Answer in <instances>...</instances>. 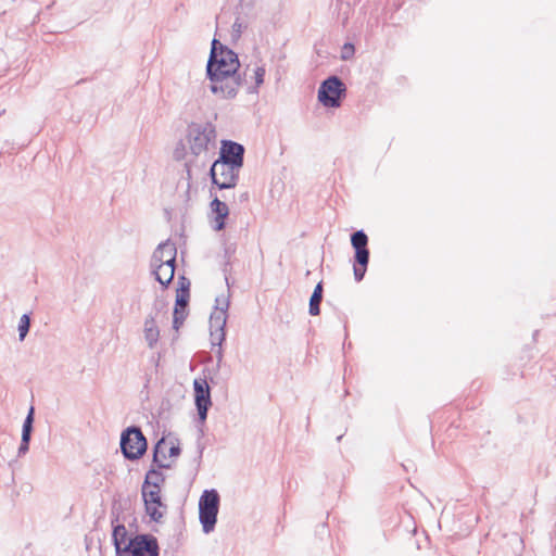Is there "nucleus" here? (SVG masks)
Listing matches in <instances>:
<instances>
[{
    "instance_id": "1",
    "label": "nucleus",
    "mask_w": 556,
    "mask_h": 556,
    "mask_svg": "<svg viewBox=\"0 0 556 556\" xmlns=\"http://www.w3.org/2000/svg\"><path fill=\"white\" fill-rule=\"evenodd\" d=\"M240 67L238 55L217 39H213L206 74L211 80L210 89L222 98L236 97L242 78L238 73Z\"/></svg>"
},
{
    "instance_id": "2",
    "label": "nucleus",
    "mask_w": 556,
    "mask_h": 556,
    "mask_svg": "<svg viewBox=\"0 0 556 556\" xmlns=\"http://www.w3.org/2000/svg\"><path fill=\"white\" fill-rule=\"evenodd\" d=\"M216 139L215 127L211 123H192L187 130V141L192 155L199 156L214 147Z\"/></svg>"
},
{
    "instance_id": "3",
    "label": "nucleus",
    "mask_w": 556,
    "mask_h": 556,
    "mask_svg": "<svg viewBox=\"0 0 556 556\" xmlns=\"http://www.w3.org/2000/svg\"><path fill=\"white\" fill-rule=\"evenodd\" d=\"M219 509V494L216 490H205L199 500V518L203 531L210 533L214 530Z\"/></svg>"
},
{
    "instance_id": "4",
    "label": "nucleus",
    "mask_w": 556,
    "mask_h": 556,
    "mask_svg": "<svg viewBox=\"0 0 556 556\" xmlns=\"http://www.w3.org/2000/svg\"><path fill=\"white\" fill-rule=\"evenodd\" d=\"M148 443L140 428L128 427L121 435V450L125 458L139 459L147 451Z\"/></svg>"
},
{
    "instance_id": "5",
    "label": "nucleus",
    "mask_w": 556,
    "mask_h": 556,
    "mask_svg": "<svg viewBox=\"0 0 556 556\" xmlns=\"http://www.w3.org/2000/svg\"><path fill=\"white\" fill-rule=\"evenodd\" d=\"M351 244L355 250L354 277L356 281L363 280L369 263L368 237L363 230H357L351 236Z\"/></svg>"
},
{
    "instance_id": "6",
    "label": "nucleus",
    "mask_w": 556,
    "mask_h": 556,
    "mask_svg": "<svg viewBox=\"0 0 556 556\" xmlns=\"http://www.w3.org/2000/svg\"><path fill=\"white\" fill-rule=\"evenodd\" d=\"M345 92L346 88L343 81L338 76H330L321 83L318 89V100L325 106L338 108Z\"/></svg>"
},
{
    "instance_id": "7",
    "label": "nucleus",
    "mask_w": 556,
    "mask_h": 556,
    "mask_svg": "<svg viewBox=\"0 0 556 556\" xmlns=\"http://www.w3.org/2000/svg\"><path fill=\"white\" fill-rule=\"evenodd\" d=\"M240 169L232 164L216 160L211 166L210 174L213 184L219 189H231L238 182Z\"/></svg>"
},
{
    "instance_id": "8",
    "label": "nucleus",
    "mask_w": 556,
    "mask_h": 556,
    "mask_svg": "<svg viewBox=\"0 0 556 556\" xmlns=\"http://www.w3.org/2000/svg\"><path fill=\"white\" fill-rule=\"evenodd\" d=\"M125 556H159L157 540L151 534H139L124 546Z\"/></svg>"
},
{
    "instance_id": "9",
    "label": "nucleus",
    "mask_w": 556,
    "mask_h": 556,
    "mask_svg": "<svg viewBox=\"0 0 556 556\" xmlns=\"http://www.w3.org/2000/svg\"><path fill=\"white\" fill-rule=\"evenodd\" d=\"M142 497L144 502L146 513L149 517L159 522L164 513L161 510L163 508L166 509V505L162 502L161 498V488L159 489H142Z\"/></svg>"
},
{
    "instance_id": "10",
    "label": "nucleus",
    "mask_w": 556,
    "mask_h": 556,
    "mask_svg": "<svg viewBox=\"0 0 556 556\" xmlns=\"http://www.w3.org/2000/svg\"><path fill=\"white\" fill-rule=\"evenodd\" d=\"M243 156L244 148L242 144L230 140H224L222 142L220 153L217 160L242 168Z\"/></svg>"
},
{
    "instance_id": "11",
    "label": "nucleus",
    "mask_w": 556,
    "mask_h": 556,
    "mask_svg": "<svg viewBox=\"0 0 556 556\" xmlns=\"http://www.w3.org/2000/svg\"><path fill=\"white\" fill-rule=\"evenodd\" d=\"M176 247L169 241L162 242L157 245L152 254L151 266L153 265H175L176 262Z\"/></svg>"
},
{
    "instance_id": "12",
    "label": "nucleus",
    "mask_w": 556,
    "mask_h": 556,
    "mask_svg": "<svg viewBox=\"0 0 556 556\" xmlns=\"http://www.w3.org/2000/svg\"><path fill=\"white\" fill-rule=\"evenodd\" d=\"M216 306L210 316V330L225 331L227 321L228 299L216 298Z\"/></svg>"
},
{
    "instance_id": "13",
    "label": "nucleus",
    "mask_w": 556,
    "mask_h": 556,
    "mask_svg": "<svg viewBox=\"0 0 556 556\" xmlns=\"http://www.w3.org/2000/svg\"><path fill=\"white\" fill-rule=\"evenodd\" d=\"M34 414L35 409L33 406H30L28 414L24 420L23 428H22V440L18 447V456L25 455L29 450V442L31 438L33 432V424H34Z\"/></svg>"
},
{
    "instance_id": "14",
    "label": "nucleus",
    "mask_w": 556,
    "mask_h": 556,
    "mask_svg": "<svg viewBox=\"0 0 556 556\" xmlns=\"http://www.w3.org/2000/svg\"><path fill=\"white\" fill-rule=\"evenodd\" d=\"M143 333H144V339L147 341L148 346L150 349H153L160 338V330L156 326L154 316L150 315L146 318Z\"/></svg>"
},
{
    "instance_id": "15",
    "label": "nucleus",
    "mask_w": 556,
    "mask_h": 556,
    "mask_svg": "<svg viewBox=\"0 0 556 556\" xmlns=\"http://www.w3.org/2000/svg\"><path fill=\"white\" fill-rule=\"evenodd\" d=\"M151 267L156 281H159L163 287H167L172 282L175 274V265H153Z\"/></svg>"
},
{
    "instance_id": "16",
    "label": "nucleus",
    "mask_w": 556,
    "mask_h": 556,
    "mask_svg": "<svg viewBox=\"0 0 556 556\" xmlns=\"http://www.w3.org/2000/svg\"><path fill=\"white\" fill-rule=\"evenodd\" d=\"M112 539L117 556H125L124 546L128 544V536L124 525L117 523L113 526Z\"/></svg>"
},
{
    "instance_id": "17",
    "label": "nucleus",
    "mask_w": 556,
    "mask_h": 556,
    "mask_svg": "<svg viewBox=\"0 0 556 556\" xmlns=\"http://www.w3.org/2000/svg\"><path fill=\"white\" fill-rule=\"evenodd\" d=\"M211 207H212L213 213L216 215L215 216V220H216L215 230H222L225 227V219L229 214L228 206L225 202H222L220 200L215 198L211 202Z\"/></svg>"
},
{
    "instance_id": "18",
    "label": "nucleus",
    "mask_w": 556,
    "mask_h": 556,
    "mask_svg": "<svg viewBox=\"0 0 556 556\" xmlns=\"http://www.w3.org/2000/svg\"><path fill=\"white\" fill-rule=\"evenodd\" d=\"M194 401H195V406L198 409L199 420L201 422H204L207 417V410H208L210 406L212 405L211 391L203 395L195 396Z\"/></svg>"
},
{
    "instance_id": "19",
    "label": "nucleus",
    "mask_w": 556,
    "mask_h": 556,
    "mask_svg": "<svg viewBox=\"0 0 556 556\" xmlns=\"http://www.w3.org/2000/svg\"><path fill=\"white\" fill-rule=\"evenodd\" d=\"M180 288L177 290L175 307L187 309L189 301V281L185 278H180Z\"/></svg>"
},
{
    "instance_id": "20",
    "label": "nucleus",
    "mask_w": 556,
    "mask_h": 556,
    "mask_svg": "<svg viewBox=\"0 0 556 556\" xmlns=\"http://www.w3.org/2000/svg\"><path fill=\"white\" fill-rule=\"evenodd\" d=\"M165 478L163 473L155 469H150L147 475L144 482L142 484V489H159L160 484L164 482Z\"/></svg>"
},
{
    "instance_id": "21",
    "label": "nucleus",
    "mask_w": 556,
    "mask_h": 556,
    "mask_svg": "<svg viewBox=\"0 0 556 556\" xmlns=\"http://www.w3.org/2000/svg\"><path fill=\"white\" fill-rule=\"evenodd\" d=\"M323 300V285L318 282L315 287L313 294L309 299V314L312 316H317L320 313V302Z\"/></svg>"
},
{
    "instance_id": "22",
    "label": "nucleus",
    "mask_w": 556,
    "mask_h": 556,
    "mask_svg": "<svg viewBox=\"0 0 556 556\" xmlns=\"http://www.w3.org/2000/svg\"><path fill=\"white\" fill-rule=\"evenodd\" d=\"M163 445H165V439L162 438L154 446L153 450V463L157 465L159 468H169L168 464H164L160 456L162 455L163 458H166L165 454L163 453L162 448Z\"/></svg>"
},
{
    "instance_id": "23",
    "label": "nucleus",
    "mask_w": 556,
    "mask_h": 556,
    "mask_svg": "<svg viewBox=\"0 0 556 556\" xmlns=\"http://www.w3.org/2000/svg\"><path fill=\"white\" fill-rule=\"evenodd\" d=\"M30 327V317L28 314L22 315L18 323V339L23 341L27 336Z\"/></svg>"
},
{
    "instance_id": "24",
    "label": "nucleus",
    "mask_w": 556,
    "mask_h": 556,
    "mask_svg": "<svg viewBox=\"0 0 556 556\" xmlns=\"http://www.w3.org/2000/svg\"><path fill=\"white\" fill-rule=\"evenodd\" d=\"M194 397L203 395L211 391L210 386L205 379H194L193 381Z\"/></svg>"
},
{
    "instance_id": "25",
    "label": "nucleus",
    "mask_w": 556,
    "mask_h": 556,
    "mask_svg": "<svg viewBox=\"0 0 556 556\" xmlns=\"http://www.w3.org/2000/svg\"><path fill=\"white\" fill-rule=\"evenodd\" d=\"M174 319H173V327L178 330L179 327L184 324L186 317H187V311L185 308H174Z\"/></svg>"
},
{
    "instance_id": "26",
    "label": "nucleus",
    "mask_w": 556,
    "mask_h": 556,
    "mask_svg": "<svg viewBox=\"0 0 556 556\" xmlns=\"http://www.w3.org/2000/svg\"><path fill=\"white\" fill-rule=\"evenodd\" d=\"M210 337L213 346H220L222 343L225 341L226 333L225 331L210 330Z\"/></svg>"
},
{
    "instance_id": "27",
    "label": "nucleus",
    "mask_w": 556,
    "mask_h": 556,
    "mask_svg": "<svg viewBox=\"0 0 556 556\" xmlns=\"http://www.w3.org/2000/svg\"><path fill=\"white\" fill-rule=\"evenodd\" d=\"M265 74H266V70H265V67H264L263 65H262V66H257V67L254 70L255 87H254V90H253V91H256V90H257V88H258L261 85H263Z\"/></svg>"
},
{
    "instance_id": "28",
    "label": "nucleus",
    "mask_w": 556,
    "mask_h": 556,
    "mask_svg": "<svg viewBox=\"0 0 556 556\" xmlns=\"http://www.w3.org/2000/svg\"><path fill=\"white\" fill-rule=\"evenodd\" d=\"M186 155H187L186 146L182 141H179L173 151V157L176 161H181L186 157Z\"/></svg>"
},
{
    "instance_id": "29",
    "label": "nucleus",
    "mask_w": 556,
    "mask_h": 556,
    "mask_svg": "<svg viewBox=\"0 0 556 556\" xmlns=\"http://www.w3.org/2000/svg\"><path fill=\"white\" fill-rule=\"evenodd\" d=\"M245 28H247V25L243 22H241L239 18H237L235 21V23L232 24V33H231L232 37L235 39L240 38L243 29H245Z\"/></svg>"
},
{
    "instance_id": "30",
    "label": "nucleus",
    "mask_w": 556,
    "mask_h": 556,
    "mask_svg": "<svg viewBox=\"0 0 556 556\" xmlns=\"http://www.w3.org/2000/svg\"><path fill=\"white\" fill-rule=\"evenodd\" d=\"M355 52L354 46L352 43H344L342 48L341 59L342 60H349L353 56Z\"/></svg>"
},
{
    "instance_id": "31",
    "label": "nucleus",
    "mask_w": 556,
    "mask_h": 556,
    "mask_svg": "<svg viewBox=\"0 0 556 556\" xmlns=\"http://www.w3.org/2000/svg\"><path fill=\"white\" fill-rule=\"evenodd\" d=\"M235 252H236L235 244H229L225 248V257L227 258V262H226L227 265L230 263V258L235 254Z\"/></svg>"
},
{
    "instance_id": "32",
    "label": "nucleus",
    "mask_w": 556,
    "mask_h": 556,
    "mask_svg": "<svg viewBox=\"0 0 556 556\" xmlns=\"http://www.w3.org/2000/svg\"><path fill=\"white\" fill-rule=\"evenodd\" d=\"M166 306H167V303L163 299H156L154 301L153 307L157 312H161V311L165 309Z\"/></svg>"
},
{
    "instance_id": "33",
    "label": "nucleus",
    "mask_w": 556,
    "mask_h": 556,
    "mask_svg": "<svg viewBox=\"0 0 556 556\" xmlns=\"http://www.w3.org/2000/svg\"><path fill=\"white\" fill-rule=\"evenodd\" d=\"M168 454L170 457H176L180 454V447L178 445H172L169 447Z\"/></svg>"
},
{
    "instance_id": "34",
    "label": "nucleus",
    "mask_w": 556,
    "mask_h": 556,
    "mask_svg": "<svg viewBox=\"0 0 556 556\" xmlns=\"http://www.w3.org/2000/svg\"><path fill=\"white\" fill-rule=\"evenodd\" d=\"M216 356H217L218 361H222V358H223V349H222V345H220V346H218V350H217Z\"/></svg>"
},
{
    "instance_id": "35",
    "label": "nucleus",
    "mask_w": 556,
    "mask_h": 556,
    "mask_svg": "<svg viewBox=\"0 0 556 556\" xmlns=\"http://www.w3.org/2000/svg\"><path fill=\"white\" fill-rule=\"evenodd\" d=\"M186 167H187V172L189 173L190 169H189V164L188 163H186Z\"/></svg>"
}]
</instances>
